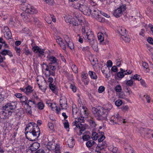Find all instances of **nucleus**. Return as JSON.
<instances>
[{
    "label": "nucleus",
    "instance_id": "34",
    "mask_svg": "<svg viewBox=\"0 0 153 153\" xmlns=\"http://www.w3.org/2000/svg\"><path fill=\"white\" fill-rule=\"evenodd\" d=\"M78 128H79V133L78 135H81L82 133V132L85 131V127L82 126V124L78 125Z\"/></svg>",
    "mask_w": 153,
    "mask_h": 153
},
{
    "label": "nucleus",
    "instance_id": "26",
    "mask_svg": "<svg viewBox=\"0 0 153 153\" xmlns=\"http://www.w3.org/2000/svg\"><path fill=\"white\" fill-rule=\"evenodd\" d=\"M49 87L50 89L53 93L56 94H57L58 92L57 90V88L55 85L52 84L50 83L49 84Z\"/></svg>",
    "mask_w": 153,
    "mask_h": 153
},
{
    "label": "nucleus",
    "instance_id": "52",
    "mask_svg": "<svg viewBox=\"0 0 153 153\" xmlns=\"http://www.w3.org/2000/svg\"><path fill=\"white\" fill-rule=\"evenodd\" d=\"M70 88L74 92H75L76 91V88L74 84H71L70 85Z\"/></svg>",
    "mask_w": 153,
    "mask_h": 153
},
{
    "label": "nucleus",
    "instance_id": "30",
    "mask_svg": "<svg viewBox=\"0 0 153 153\" xmlns=\"http://www.w3.org/2000/svg\"><path fill=\"white\" fill-rule=\"evenodd\" d=\"M55 147V144H53L51 142L48 143L46 146L47 149L49 151L53 150Z\"/></svg>",
    "mask_w": 153,
    "mask_h": 153
},
{
    "label": "nucleus",
    "instance_id": "60",
    "mask_svg": "<svg viewBox=\"0 0 153 153\" xmlns=\"http://www.w3.org/2000/svg\"><path fill=\"white\" fill-rule=\"evenodd\" d=\"M143 67L146 69H147L149 68V66L148 63L146 62H143L142 63Z\"/></svg>",
    "mask_w": 153,
    "mask_h": 153
},
{
    "label": "nucleus",
    "instance_id": "9",
    "mask_svg": "<svg viewBox=\"0 0 153 153\" xmlns=\"http://www.w3.org/2000/svg\"><path fill=\"white\" fill-rule=\"evenodd\" d=\"M125 10V6L123 5L120 6L119 7L115 10L114 15L117 18L119 17L122 15L123 12Z\"/></svg>",
    "mask_w": 153,
    "mask_h": 153
},
{
    "label": "nucleus",
    "instance_id": "18",
    "mask_svg": "<svg viewBox=\"0 0 153 153\" xmlns=\"http://www.w3.org/2000/svg\"><path fill=\"white\" fill-rule=\"evenodd\" d=\"M45 79L43 76H39L36 77V82L39 85V87H40L42 86V83L44 82V84L45 83Z\"/></svg>",
    "mask_w": 153,
    "mask_h": 153
},
{
    "label": "nucleus",
    "instance_id": "14",
    "mask_svg": "<svg viewBox=\"0 0 153 153\" xmlns=\"http://www.w3.org/2000/svg\"><path fill=\"white\" fill-rule=\"evenodd\" d=\"M4 111L1 114V117L4 119H6L12 115V112L8 111L4 108H3Z\"/></svg>",
    "mask_w": 153,
    "mask_h": 153
},
{
    "label": "nucleus",
    "instance_id": "40",
    "mask_svg": "<svg viewBox=\"0 0 153 153\" xmlns=\"http://www.w3.org/2000/svg\"><path fill=\"white\" fill-rule=\"evenodd\" d=\"M99 134L95 132H93L92 133V138L93 140H97L98 138Z\"/></svg>",
    "mask_w": 153,
    "mask_h": 153
},
{
    "label": "nucleus",
    "instance_id": "20",
    "mask_svg": "<svg viewBox=\"0 0 153 153\" xmlns=\"http://www.w3.org/2000/svg\"><path fill=\"white\" fill-rule=\"evenodd\" d=\"M101 69L102 71V73L105 74L107 78L108 77V76L107 73L108 72H110L109 69V68L106 65H104L103 66H102L101 68Z\"/></svg>",
    "mask_w": 153,
    "mask_h": 153
},
{
    "label": "nucleus",
    "instance_id": "6",
    "mask_svg": "<svg viewBox=\"0 0 153 153\" xmlns=\"http://www.w3.org/2000/svg\"><path fill=\"white\" fill-rule=\"evenodd\" d=\"M46 68L45 69L46 71L45 75L46 76L52 75L54 76L55 75V71L56 69L55 66L51 64H49L48 65H46Z\"/></svg>",
    "mask_w": 153,
    "mask_h": 153
},
{
    "label": "nucleus",
    "instance_id": "54",
    "mask_svg": "<svg viewBox=\"0 0 153 153\" xmlns=\"http://www.w3.org/2000/svg\"><path fill=\"white\" fill-rule=\"evenodd\" d=\"M71 69L75 73L78 72V68L75 65H73L71 66Z\"/></svg>",
    "mask_w": 153,
    "mask_h": 153
},
{
    "label": "nucleus",
    "instance_id": "2",
    "mask_svg": "<svg viewBox=\"0 0 153 153\" xmlns=\"http://www.w3.org/2000/svg\"><path fill=\"white\" fill-rule=\"evenodd\" d=\"M81 25L82 28L81 32L84 39L89 42L92 47L94 44L95 38L93 32L88 26V24L85 21L82 22Z\"/></svg>",
    "mask_w": 153,
    "mask_h": 153
},
{
    "label": "nucleus",
    "instance_id": "62",
    "mask_svg": "<svg viewBox=\"0 0 153 153\" xmlns=\"http://www.w3.org/2000/svg\"><path fill=\"white\" fill-rule=\"evenodd\" d=\"M89 123L92 127H95L96 125L95 121L92 120L89 121Z\"/></svg>",
    "mask_w": 153,
    "mask_h": 153
},
{
    "label": "nucleus",
    "instance_id": "3",
    "mask_svg": "<svg viewBox=\"0 0 153 153\" xmlns=\"http://www.w3.org/2000/svg\"><path fill=\"white\" fill-rule=\"evenodd\" d=\"M92 110L94 115L98 120H108L109 117H107L108 113L105 112V110L103 109V107L93 108Z\"/></svg>",
    "mask_w": 153,
    "mask_h": 153
},
{
    "label": "nucleus",
    "instance_id": "56",
    "mask_svg": "<svg viewBox=\"0 0 153 153\" xmlns=\"http://www.w3.org/2000/svg\"><path fill=\"white\" fill-rule=\"evenodd\" d=\"M122 104V101L120 100H118L116 101L115 102V105L117 106H120Z\"/></svg>",
    "mask_w": 153,
    "mask_h": 153
},
{
    "label": "nucleus",
    "instance_id": "27",
    "mask_svg": "<svg viewBox=\"0 0 153 153\" xmlns=\"http://www.w3.org/2000/svg\"><path fill=\"white\" fill-rule=\"evenodd\" d=\"M70 148L73 147L75 144V140L74 138L72 137L71 139H69L67 142Z\"/></svg>",
    "mask_w": 153,
    "mask_h": 153
},
{
    "label": "nucleus",
    "instance_id": "23",
    "mask_svg": "<svg viewBox=\"0 0 153 153\" xmlns=\"http://www.w3.org/2000/svg\"><path fill=\"white\" fill-rule=\"evenodd\" d=\"M120 71L117 73V76L119 78H122L126 74V71L125 70L121 68L120 69Z\"/></svg>",
    "mask_w": 153,
    "mask_h": 153
},
{
    "label": "nucleus",
    "instance_id": "5",
    "mask_svg": "<svg viewBox=\"0 0 153 153\" xmlns=\"http://www.w3.org/2000/svg\"><path fill=\"white\" fill-rule=\"evenodd\" d=\"M76 8L79 10L85 15H90L91 13V9L89 8L86 5L81 4L79 3L76 4Z\"/></svg>",
    "mask_w": 153,
    "mask_h": 153
},
{
    "label": "nucleus",
    "instance_id": "8",
    "mask_svg": "<svg viewBox=\"0 0 153 153\" xmlns=\"http://www.w3.org/2000/svg\"><path fill=\"white\" fill-rule=\"evenodd\" d=\"M33 14L29 13H22L21 15L23 20L26 22L32 23L33 21Z\"/></svg>",
    "mask_w": 153,
    "mask_h": 153
},
{
    "label": "nucleus",
    "instance_id": "12",
    "mask_svg": "<svg viewBox=\"0 0 153 153\" xmlns=\"http://www.w3.org/2000/svg\"><path fill=\"white\" fill-rule=\"evenodd\" d=\"M20 89L22 91L24 92L27 95L30 94L33 92V87L30 85H28L25 88H20Z\"/></svg>",
    "mask_w": 153,
    "mask_h": 153
},
{
    "label": "nucleus",
    "instance_id": "58",
    "mask_svg": "<svg viewBox=\"0 0 153 153\" xmlns=\"http://www.w3.org/2000/svg\"><path fill=\"white\" fill-rule=\"evenodd\" d=\"M83 51L84 52H88L89 51V48L88 46L83 47L82 48Z\"/></svg>",
    "mask_w": 153,
    "mask_h": 153
},
{
    "label": "nucleus",
    "instance_id": "55",
    "mask_svg": "<svg viewBox=\"0 0 153 153\" xmlns=\"http://www.w3.org/2000/svg\"><path fill=\"white\" fill-rule=\"evenodd\" d=\"M82 138L84 140L87 141L90 139V137L88 135L85 134L82 136Z\"/></svg>",
    "mask_w": 153,
    "mask_h": 153
},
{
    "label": "nucleus",
    "instance_id": "19",
    "mask_svg": "<svg viewBox=\"0 0 153 153\" xmlns=\"http://www.w3.org/2000/svg\"><path fill=\"white\" fill-rule=\"evenodd\" d=\"M39 144L38 142H34L32 144L30 147V149L32 152H35L39 148Z\"/></svg>",
    "mask_w": 153,
    "mask_h": 153
},
{
    "label": "nucleus",
    "instance_id": "41",
    "mask_svg": "<svg viewBox=\"0 0 153 153\" xmlns=\"http://www.w3.org/2000/svg\"><path fill=\"white\" fill-rule=\"evenodd\" d=\"M122 38L125 42H128L130 41V39L128 36L126 34V35H124L123 36H121Z\"/></svg>",
    "mask_w": 153,
    "mask_h": 153
},
{
    "label": "nucleus",
    "instance_id": "25",
    "mask_svg": "<svg viewBox=\"0 0 153 153\" xmlns=\"http://www.w3.org/2000/svg\"><path fill=\"white\" fill-rule=\"evenodd\" d=\"M48 58L49 61L50 62L49 64H53L57 62V59L55 57L53 56H51L48 57Z\"/></svg>",
    "mask_w": 153,
    "mask_h": 153
},
{
    "label": "nucleus",
    "instance_id": "22",
    "mask_svg": "<svg viewBox=\"0 0 153 153\" xmlns=\"http://www.w3.org/2000/svg\"><path fill=\"white\" fill-rule=\"evenodd\" d=\"M0 54L4 56L7 55L11 57L13 56L10 50L6 49L3 50L0 52Z\"/></svg>",
    "mask_w": 153,
    "mask_h": 153
},
{
    "label": "nucleus",
    "instance_id": "51",
    "mask_svg": "<svg viewBox=\"0 0 153 153\" xmlns=\"http://www.w3.org/2000/svg\"><path fill=\"white\" fill-rule=\"evenodd\" d=\"M98 144H99V145L101 146L104 149L107 146V144L105 141L99 142Z\"/></svg>",
    "mask_w": 153,
    "mask_h": 153
},
{
    "label": "nucleus",
    "instance_id": "53",
    "mask_svg": "<svg viewBox=\"0 0 153 153\" xmlns=\"http://www.w3.org/2000/svg\"><path fill=\"white\" fill-rule=\"evenodd\" d=\"M115 91L117 92H120L121 91L122 88L120 85H117L115 88Z\"/></svg>",
    "mask_w": 153,
    "mask_h": 153
},
{
    "label": "nucleus",
    "instance_id": "49",
    "mask_svg": "<svg viewBox=\"0 0 153 153\" xmlns=\"http://www.w3.org/2000/svg\"><path fill=\"white\" fill-rule=\"evenodd\" d=\"M60 47L64 50H65L66 49V46L63 40L59 44Z\"/></svg>",
    "mask_w": 153,
    "mask_h": 153
},
{
    "label": "nucleus",
    "instance_id": "29",
    "mask_svg": "<svg viewBox=\"0 0 153 153\" xmlns=\"http://www.w3.org/2000/svg\"><path fill=\"white\" fill-rule=\"evenodd\" d=\"M99 138L98 140L99 142H101L105 139V137L104 135V133L102 131H99Z\"/></svg>",
    "mask_w": 153,
    "mask_h": 153
},
{
    "label": "nucleus",
    "instance_id": "47",
    "mask_svg": "<svg viewBox=\"0 0 153 153\" xmlns=\"http://www.w3.org/2000/svg\"><path fill=\"white\" fill-rule=\"evenodd\" d=\"M38 108L40 110H42L43 109L44 105L42 102H39L37 104Z\"/></svg>",
    "mask_w": 153,
    "mask_h": 153
},
{
    "label": "nucleus",
    "instance_id": "44",
    "mask_svg": "<svg viewBox=\"0 0 153 153\" xmlns=\"http://www.w3.org/2000/svg\"><path fill=\"white\" fill-rule=\"evenodd\" d=\"M67 44L68 46L71 50L74 48V43L71 41L66 43Z\"/></svg>",
    "mask_w": 153,
    "mask_h": 153
},
{
    "label": "nucleus",
    "instance_id": "64",
    "mask_svg": "<svg viewBox=\"0 0 153 153\" xmlns=\"http://www.w3.org/2000/svg\"><path fill=\"white\" fill-rule=\"evenodd\" d=\"M112 65V61L110 60H108L107 62V66L108 68L111 67Z\"/></svg>",
    "mask_w": 153,
    "mask_h": 153
},
{
    "label": "nucleus",
    "instance_id": "48",
    "mask_svg": "<svg viewBox=\"0 0 153 153\" xmlns=\"http://www.w3.org/2000/svg\"><path fill=\"white\" fill-rule=\"evenodd\" d=\"M133 79L134 80L140 81L142 79L140 76L137 74H135L133 76Z\"/></svg>",
    "mask_w": 153,
    "mask_h": 153
},
{
    "label": "nucleus",
    "instance_id": "24",
    "mask_svg": "<svg viewBox=\"0 0 153 153\" xmlns=\"http://www.w3.org/2000/svg\"><path fill=\"white\" fill-rule=\"evenodd\" d=\"M33 51L35 53L39 52V53L42 55H43L44 53V50L40 48L38 46H36L33 48Z\"/></svg>",
    "mask_w": 153,
    "mask_h": 153
},
{
    "label": "nucleus",
    "instance_id": "15",
    "mask_svg": "<svg viewBox=\"0 0 153 153\" xmlns=\"http://www.w3.org/2000/svg\"><path fill=\"white\" fill-rule=\"evenodd\" d=\"M60 105L62 109H66L67 108V101L65 97H61L60 101Z\"/></svg>",
    "mask_w": 153,
    "mask_h": 153
},
{
    "label": "nucleus",
    "instance_id": "39",
    "mask_svg": "<svg viewBox=\"0 0 153 153\" xmlns=\"http://www.w3.org/2000/svg\"><path fill=\"white\" fill-rule=\"evenodd\" d=\"M94 143L95 142L93 140H90L86 142V145L88 148H90L92 146Z\"/></svg>",
    "mask_w": 153,
    "mask_h": 153
},
{
    "label": "nucleus",
    "instance_id": "33",
    "mask_svg": "<svg viewBox=\"0 0 153 153\" xmlns=\"http://www.w3.org/2000/svg\"><path fill=\"white\" fill-rule=\"evenodd\" d=\"M103 109L105 110L106 112L108 113V112L112 108V105L111 104H106L104 107H103Z\"/></svg>",
    "mask_w": 153,
    "mask_h": 153
},
{
    "label": "nucleus",
    "instance_id": "31",
    "mask_svg": "<svg viewBox=\"0 0 153 153\" xmlns=\"http://www.w3.org/2000/svg\"><path fill=\"white\" fill-rule=\"evenodd\" d=\"M125 151L126 153H135L134 152L130 145H128L125 148Z\"/></svg>",
    "mask_w": 153,
    "mask_h": 153
},
{
    "label": "nucleus",
    "instance_id": "50",
    "mask_svg": "<svg viewBox=\"0 0 153 153\" xmlns=\"http://www.w3.org/2000/svg\"><path fill=\"white\" fill-rule=\"evenodd\" d=\"M82 109L83 110V112L85 117H87L88 114V111L87 110V108L86 107L84 106H82Z\"/></svg>",
    "mask_w": 153,
    "mask_h": 153
},
{
    "label": "nucleus",
    "instance_id": "16",
    "mask_svg": "<svg viewBox=\"0 0 153 153\" xmlns=\"http://www.w3.org/2000/svg\"><path fill=\"white\" fill-rule=\"evenodd\" d=\"M21 102H24L25 104L29 103L30 102H32L33 105H36V103L34 100H28V102L27 98L25 96H22V97L20 99Z\"/></svg>",
    "mask_w": 153,
    "mask_h": 153
},
{
    "label": "nucleus",
    "instance_id": "28",
    "mask_svg": "<svg viewBox=\"0 0 153 153\" xmlns=\"http://www.w3.org/2000/svg\"><path fill=\"white\" fill-rule=\"evenodd\" d=\"M108 149L109 151L114 153H116L118 150V148L114 146L113 145H110L108 146Z\"/></svg>",
    "mask_w": 153,
    "mask_h": 153
},
{
    "label": "nucleus",
    "instance_id": "32",
    "mask_svg": "<svg viewBox=\"0 0 153 153\" xmlns=\"http://www.w3.org/2000/svg\"><path fill=\"white\" fill-rule=\"evenodd\" d=\"M118 31L121 36L124 35H126V30L124 27H120Z\"/></svg>",
    "mask_w": 153,
    "mask_h": 153
},
{
    "label": "nucleus",
    "instance_id": "61",
    "mask_svg": "<svg viewBox=\"0 0 153 153\" xmlns=\"http://www.w3.org/2000/svg\"><path fill=\"white\" fill-rule=\"evenodd\" d=\"M145 30L143 29H142L139 33V35L144 37L145 36Z\"/></svg>",
    "mask_w": 153,
    "mask_h": 153
},
{
    "label": "nucleus",
    "instance_id": "37",
    "mask_svg": "<svg viewBox=\"0 0 153 153\" xmlns=\"http://www.w3.org/2000/svg\"><path fill=\"white\" fill-rule=\"evenodd\" d=\"M26 105L25 108V112L27 113L31 114V107L29 105V103H27Z\"/></svg>",
    "mask_w": 153,
    "mask_h": 153
},
{
    "label": "nucleus",
    "instance_id": "63",
    "mask_svg": "<svg viewBox=\"0 0 153 153\" xmlns=\"http://www.w3.org/2000/svg\"><path fill=\"white\" fill-rule=\"evenodd\" d=\"M147 41L150 44H153V39L152 37H148L147 39Z\"/></svg>",
    "mask_w": 153,
    "mask_h": 153
},
{
    "label": "nucleus",
    "instance_id": "11",
    "mask_svg": "<svg viewBox=\"0 0 153 153\" xmlns=\"http://www.w3.org/2000/svg\"><path fill=\"white\" fill-rule=\"evenodd\" d=\"M4 36L7 39H9L12 37V34L7 27H4Z\"/></svg>",
    "mask_w": 153,
    "mask_h": 153
},
{
    "label": "nucleus",
    "instance_id": "38",
    "mask_svg": "<svg viewBox=\"0 0 153 153\" xmlns=\"http://www.w3.org/2000/svg\"><path fill=\"white\" fill-rule=\"evenodd\" d=\"M4 44V46L7 48H9L8 45L5 42L4 40L2 38H0V50L1 49L2 45V44Z\"/></svg>",
    "mask_w": 153,
    "mask_h": 153
},
{
    "label": "nucleus",
    "instance_id": "36",
    "mask_svg": "<svg viewBox=\"0 0 153 153\" xmlns=\"http://www.w3.org/2000/svg\"><path fill=\"white\" fill-rule=\"evenodd\" d=\"M88 74L91 79H96L97 78V76L96 74L94 71H90L88 72Z\"/></svg>",
    "mask_w": 153,
    "mask_h": 153
},
{
    "label": "nucleus",
    "instance_id": "10",
    "mask_svg": "<svg viewBox=\"0 0 153 153\" xmlns=\"http://www.w3.org/2000/svg\"><path fill=\"white\" fill-rule=\"evenodd\" d=\"M141 133L144 136H147L149 137L152 136L153 138V130L143 128L141 130Z\"/></svg>",
    "mask_w": 153,
    "mask_h": 153
},
{
    "label": "nucleus",
    "instance_id": "4",
    "mask_svg": "<svg viewBox=\"0 0 153 153\" xmlns=\"http://www.w3.org/2000/svg\"><path fill=\"white\" fill-rule=\"evenodd\" d=\"M21 7L22 10L25 11L23 13L31 14H36L38 11L33 7L27 3L21 4Z\"/></svg>",
    "mask_w": 153,
    "mask_h": 153
},
{
    "label": "nucleus",
    "instance_id": "45",
    "mask_svg": "<svg viewBox=\"0 0 153 153\" xmlns=\"http://www.w3.org/2000/svg\"><path fill=\"white\" fill-rule=\"evenodd\" d=\"M104 149V148L103 147L99 145V144H98L97 146L96 147L95 151L97 152H100L101 150Z\"/></svg>",
    "mask_w": 153,
    "mask_h": 153
},
{
    "label": "nucleus",
    "instance_id": "17",
    "mask_svg": "<svg viewBox=\"0 0 153 153\" xmlns=\"http://www.w3.org/2000/svg\"><path fill=\"white\" fill-rule=\"evenodd\" d=\"M84 121V118L82 117H79L77 120H76L73 122V126H75L76 128H78V125L81 124V123H83Z\"/></svg>",
    "mask_w": 153,
    "mask_h": 153
},
{
    "label": "nucleus",
    "instance_id": "46",
    "mask_svg": "<svg viewBox=\"0 0 153 153\" xmlns=\"http://www.w3.org/2000/svg\"><path fill=\"white\" fill-rule=\"evenodd\" d=\"M103 34L102 33H99L97 34V37L98 40L101 42L103 41Z\"/></svg>",
    "mask_w": 153,
    "mask_h": 153
},
{
    "label": "nucleus",
    "instance_id": "13",
    "mask_svg": "<svg viewBox=\"0 0 153 153\" xmlns=\"http://www.w3.org/2000/svg\"><path fill=\"white\" fill-rule=\"evenodd\" d=\"M16 108V105L14 104L12 105V103H7L5 106L3 107L8 111L12 112V113L14 112V111Z\"/></svg>",
    "mask_w": 153,
    "mask_h": 153
},
{
    "label": "nucleus",
    "instance_id": "42",
    "mask_svg": "<svg viewBox=\"0 0 153 153\" xmlns=\"http://www.w3.org/2000/svg\"><path fill=\"white\" fill-rule=\"evenodd\" d=\"M98 21L100 22H104L105 21V19L102 18L101 15H99L97 17L95 18Z\"/></svg>",
    "mask_w": 153,
    "mask_h": 153
},
{
    "label": "nucleus",
    "instance_id": "59",
    "mask_svg": "<svg viewBox=\"0 0 153 153\" xmlns=\"http://www.w3.org/2000/svg\"><path fill=\"white\" fill-rule=\"evenodd\" d=\"M105 89V88L103 86H100L99 87L98 89V91L99 93H102Z\"/></svg>",
    "mask_w": 153,
    "mask_h": 153
},
{
    "label": "nucleus",
    "instance_id": "1",
    "mask_svg": "<svg viewBox=\"0 0 153 153\" xmlns=\"http://www.w3.org/2000/svg\"><path fill=\"white\" fill-rule=\"evenodd\" d=\"M40 133V129L37 124L33 122L29 123L25 128V134L27 139L30 141L37 139Z\"/></svg>",
    "mask_w": 153,
    "mask_h": 153
},
{
    "label": "nucleus",
    "instance_id": "57",
    "mask_svg": "<svg viewBox=\"0 0 153 153\" xmlns=\"http://www.w3.org/2000/svg\"><path fill=\"white\" fill-rule=\"evenodd\" d=\"M64 128L66 129L69 128V123L67 120H65L63 123Z\"/></svg>",
    "mask_w": 153,
    "mask_h": 153
},
{
    "label": "nucleus",
    "instance_id": "21",
    "mask_svg": "<svg viewBox=\"0 0 153 153\" xmlns=\"http://www.w3.org/2000/svg\"><path fill=\"white\" fill-rule=\"evenodd\" d=\"M91 13L92 16L95 18L100 15V13L99 10L97 8H91Z\"/></svg>",
    "mask_w": 153,
    "mask_h": 153
},
{
    "label": "nucleus",
    "instance_id": "43",
    "mask_svg": "<svg viewBox=\"0 0 153 153\" xmlns=\"http://www.w3.org/2000/svg\"><path fill=\"white\" fill-rule=\"evenodd\" d=\"M134 81L132 79L126 81V84L128 86H131L133 84Z\"/></svg>",
    "mask_w": 153,
    "mask_h": 153
},
{
    "label": "nucleus",
    "instance_id": "35",
    "mask_svg": "<svg viewBox=\"0 0 153 153\" xmlns=\"http://www.w3.org/2000/svg\"><path fill=\"white\" fill-rule=\"evenodd\" d=\"M82 80L84 82L85 85H88L89 81L87 77L86 74H84L82 75Z\"/></svg>",
    "mask_w": 153,
    "mask_h": 153
},
{
    "label": "nucleus",
    "instance_id": "7",
    "mask_svg": "<svg viewBox=\"0 0 153 153\" xmlns=\"http://www.w3.org/2000/svg\"><path fill=\"white\" fill-rule=\"evenodd\" d=\"M123 120V119L120 117L119 116L118 114H116V116H112L111 117H109L108 121L109 123L112 125L116 124H119Z\"/></svg>",
    "mask_w": 153,
    "mask_h": 153
}]
</instances>
